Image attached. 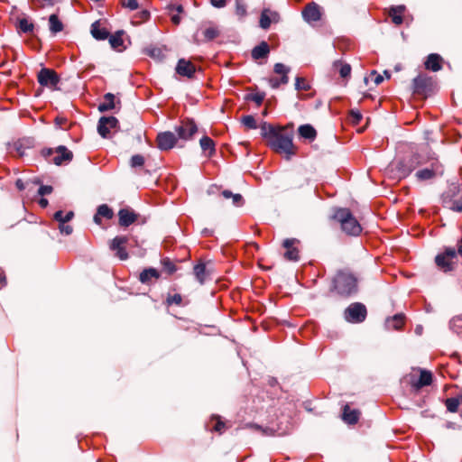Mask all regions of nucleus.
I'll list each match as a JSON object with an SVG mask.
<instances>
[{"label":"nucleus","instance_id":"obj_1","mask_svg":"<svg viewBox=\"0 0 462 462\" xmlns=\"http://www.w3.org/2000/svg\"><path fill=\"white\" fill-rule=\"evenodd\" d=\"M334 218L340 223L342 230L347 235L358 236L362 231L360 224L347 208L337 209Z\"/></svg>","mask_w":462,"mask_h":462},{"label":"nucleus","instance_id":"obj_2","mask_svg":"<svg viewBox=\"0 0 462 462\" xmlns=\"http://www.w3.org/2000/svg\"><path fill=\"white\" fill-rule=\"evenodd\" d=\"M334 289L341 296H349L357 290L356 277L347 272H338L333 281Z\"/></svg>","mask_w":462,"mask_h":462},{"label":"nucleus","instance_id":"obj_3","mask_svg":"<svg viewBox=\"0 0 462 462\" xmlns=\"http://www.w3.org/2000/svg\"><path fill=\"white\" fill-rule=\"evenodd\" d=\"M283 128H281L276 134L269 141L268 144L275 152L284 153L288 156L295 153V147L292 143L291 134L282 133Z\"/></svg>","mask_w":462,"mask_h":462},{"label":"nucleus","instance_id":"obj_4","mask_svg":"<svg viewBox=\"0 0 462 462\" xmlns=\"http://www.w3.org/2000/svg\"><path fill=\"white\" fill-rule=\"evenodd\" d=\"M42 156L49 160V162L60 166L67 164L73 159V153L67 147L60 145L56 149L47 148L42 151Z\"/></svg>","mask_w":462,"mask_h":462},{"label":"nucleus","instance_id":"obj_5","mask_svg":"<svg viewBox=\"0 0 462 462\" xmlns=\"http://www.w3.org/2000/svg\"><path fill=\"white\" fill-rule=\"evenodd\" d=\"M421 163H422L421 158L417 153L410 154V155L402 158L395 165V169L397 171L398 177L400 179L406 178L417 167L420 166Z\"/></svg>","mask_w":462,"mask_h":462},{"label":"nucleus","instance_id":"obj_6","mask_svg":"<svg viewBox=\"0 0 462 462\" xmlns=\"http://www.w3.org/2000/svg\"><path fill=\"white\" fill-rule=\"evenodd\" d=\"M456 259L457 252L455 248L448 247L442 254H439L436 256L435 263L440 270L447 273L454 268Z\"/></svg>","mask_w":462,"mask_h":462},{"label":"nucleus","instance_id":"obj_7","mask_svg":"<svg viewBox=\"0 0 462 462\" xmlns=\"http://www.w3.org/2000/svg\"><path fill=\"white\" fill-rule=\"evenodd\" d=\"M367 315L366 308L360 302L350 304L345 310V319L351 323L363 322Z\"/></svg>","mask_w":462,"mask_h":462},{"label":"nucleus","instance_id":"obj_8","mask_svg":"<svg viewBox=\"0 0 462 462\" xmlns=\"http://www.w3.org/2000/svg\"><path fill=\"white\" fill-rule=\"evenodd\" d=\"M37 79L41 86L51 89H57V85L60 80V76L55 70L47 68H42L38 72Z\"/></svg>","mask_w":462,"mask_h":462},{"label":"nucleus","instance_id":"obj_9","mask_svg":"<svg viewBox=\"0 0 462 462\" xmlns=\"http://www.w3.org/2000/svg\"><path fill=\"white\" fill-rule=\"evenodd\" d=\"M414 371H417L420 373V377L418 379H416L412 374H409V383L412 388H414L415 390H419L424 386H428V385L431 384V383H432L431 372L425 370V369H421V368L414 369Z\"/></svg>","mask_w":462,"mask_h":462},{"label":"nucleus","instance_id":"obj_10","mask_svg":"<svg viewBox=\"0 0 462 462\" xmlns=\"http://www.w3.org/2000/svg\"><path fill=\"white\" fill-rule=\"evenodd\" d=\"M175 131L178 134L179 139L187 141L197 133L198 127L193 120L186 119L180 122L176 126Z\"/></svg>","mask_w":462,"mask_h":462},{"label":"nucleus","instance_id":"obj_11","mask_svg":"<svg viewBox=\"0 0 462 462\" xmlns=\"http://www.w3.org/2000/svg\"><path fill=\"white\" fill-rule=\"evenodd\" d=\"M118 120L115 116H102L97 125V132L103 138L110 136V131L116 129Z\"/></svg>","mask_w":462,"mask_h":462},{"label":"nucleus","instance_id":"obj_12","mask_svg":"<svg viewBox=\"0 0 462 462\" xmlns=\"http://www.w3.org/2000/svg\"><path fill=\"white\" fill-rule=\"evenodd\" d=\"M157 147L162 151H168L172 149L176 143L177 138L172 132L166 131L158 134L157 138Z\"/></svg>","mask_w":462,"mask_h":462},{"label":"nucleus","instance_id":"obj_13","mask_svg":"<svg viewBox=\"0 0 462 462\" xmlns=\"http://www.w3.org/2000/svg\"><path fill=\"white\" fill-rule=\"evenodd\" d=\"M127 242V236H116L111 241L110 249L116 252V255L121 260H126L128 258V254L125 250Z\"/></svg>","mask_w":462,"mask_h":462},{"label":"nucleus","instance_id":"obj_14","mask_svg":"<svg viewBox=\"0 0 462 462\" xmlns=\"http://www.w3.org/2000/svg\"><path fill=\"white\" fill-rule=\"evenodd\" d=\"M302 16L304 20L310 23L319 21L321 18L319 5L316 3L307 5L302 11Z\"/></svg>","mask_w":462,"mask_h":462},{"label":"nucleus","instance_id":"obj_15","mask_svg":"<svg viewBox=\"0 0 462 462\" xmlns=\"http://www.w3.org/2000/svg\"><path fill=\"white\" fill-rule=\"evenodd\" d=\"M440 171V167L438 163L433 162L430 164V167L419 170L415 173V177L419 181H426L434 179Z\"/></svg>","mask_w":462,"mask_h":462},{"label":"nucleus","instance_id":"obj_16","mask_svg":"<svg viewBox=\"0 0 462 462\" xmlns=\"http://www.w3.org/2000/svg\"><path fill=\"white\" fill-rule=\"evenodd\" d=\"M175 70L180 76L190 79L196 72V67L191 61L180 59L177 63Z\"/></svg>","mask_w":462,"mask_h":462},{"label":"nucleus","instance_id":"obj_17","mask_svg":"<svg viewBox=\"0 0 462 462\" xmlns=\"http://www.w3.org/2000/svg\"><path fill=\"white\" fill-rule=\"evenodd\" d=\"M299 240L295 238L285 239L282 243L283 247L286 249L284 257L290 261H297L299 259V250L295 246Z\"/></svg>","mask_w":462,"mask_h":462},{"label":"nucleus","instance_id":"obj_18","mask_svg":"<svg viewBox=\"0 0 462 462\" xmlns=\"http://www.w3.org/2000/svg\"><path fill=\"white\" fill-rule=\"evenodd\" d=\"M119 225L129 226L137 220L138 215L131 208H122L118 212Z\"/></svg>","mask_w":462,"mask_h":462},{"label":"nucleus","instance_id":"obj_19","mask_svg":"<svg viewBox=\"0 0 462 462\" xmlns=\"http://www.w3.org/2000/svg\"><path fill=\"white\" fill-rule=\"evenodd\" d=\"M279 15L275 12H272L268 9H264L261 14L260 26L266 30L270 27L272 23L278 22Z\"/></svg>","mask_w":462,"mask_h":462},{"label":"nucleus","instance_id":"obj_20","mask_svg":"<svg viewBox=\"0 0 462 462\" xmlns=\"http://www.w3.org/2000/svg\"><path fill=\"white\" fill-rule=\"evenodd\" d=\"M360 417V411L358 410H351L349 405H345L342 413L343 420L347 424H356Z\"/></svg>","mask_w":462,"mask_h":462},{"label":"nucleus","instance_id":"obj_21","mask_svg":"<svg viewBox=\"0 0 462 462\" xmlns=\"http://www.w3.org/2000/svg\"><path fill=\"white\" fill-rule=\"evenodd\" d=\"M91 34L95 39L99 41L106 40L109 37L108 30L105 27H101V23L99 21H97L92 23Z\"/></svg>","mask_w":462,"mask_h":462},{"label":"nucleus","instance_id":"obj_22","mask_svg":"<svg viewBox=\"0 0 462 462\" xmlns=\"http://www.w3.org/2000/svg\"><path fill=\"white\" fill-rule=\"evenodd\" d=\"M405 317L403 314H396L393 317L386 319L385 327L387 329H401L404 325Z\"/></svg>","mask_w":462,"mask_h":462},{"label":"nucleus","instance_id":"obj_23","mask_svg":"<svg viewBox=\"0 0 462 462\" xmlns=\"http://www.w3.org/2000/svg\"><path fill=\"white\" fill-rule=\"evenodd\" d=\"M441 63L442 58L439 54L432 53L428 56V59L425 62V67L427 69L439 71L442 68Z\"/></svg>","mask_w":462,"mask_h":462},{"label":"nucleus","instance_id":"obj_24","mask_svg":"<svg viewBox=\"0 0 462 462\" xmlns=\"http://www.w3.org/2000/svg\"><path fill=\"white\" fill-rule=\"evenodd\" d=\"M113 210L106 204L100 205L97 208V213L94 216V221L97 224H101V218L111 219L113 217Z\"/></svg>","mask_w":462,"mask_h":462},{"label":"nucleus","instance_id":"obj_25","mask_svg":"<svg viewBox=\"0 0 462 462\" xmlns=\"http://www.w3.org/2000/svg\"><path fill=\"white\" fill-rule=\"evenodd\" d=\"M298 133L300 137L312 142L317 136V131L311 125H302L298 128Z\"/></svg>","mask_w":462,"mask_h":462},{"label":"nucleus","instance_id":"obj_26","mask_svg":"<svg viewBox=\"0 0 462 462\" xmlns=\"http://www.w3.org/2000/svg\"><path fill=\"white\" fill-rule=\"evenodd\" d=\"M405 11V7L403 5H398V6H393L389 10V16L392 19V22L396 24L400 25L402 23V15Z\"/></svg>","mask_w":462,"mask_h":462},{"label":"nucleus","instance_id":"obj_27","mask_svg":"<svg viewBox=\"0 0 462 462\" xmlns=\"http://www.w3.org/2000/svg\"><path fill=\"white\" fill-rule=\"evenodd\" d=\"M281 127H275L268 123H263L260 126L262 136L266 139L267 143L276 134Z\"/></svg>","mask_w":462,"mask_h":462},{"label":"nucleus","instance_id":"obj_28","mask_svg":"<svg viewBox=\"0 0 462 462\" xmlns=\"http://www.w3.org/2000/svg\"><path fill=\"white\" fill-rule=\"evenodd\" d=\"M270 52V48L267 42H262L259 45L252 50V57L254 60L265 58Z\"/></svg>","mask_w":462,"mask_h":462},{"label":"nucleus","instance_id":"obj_29","mask_svg":"<svg viewBox=\"0 0 462 462\" xmlns=\"http://www.w3.org/2000/svg\"><path fill=\"white\" fill-rule=\"evenodd\" d=\"M160 277L159 272L154 268L144 269L140 273V281L143 283H150L152 279L157 280Z\"/></svg>","mask_w":462,"mask_h":462},{"label":"nucleus","instance_id":"obj_30","mask_svg":"<svg viewBox=\"0 0 462 462\" xmlns=\"http://www.w3.org/2000/svg\"><path fill=\"white\" fill-rule=\"evenodd\" d=\"M429 83V78L421 75L418 76L413 80L414 92L419 94L424 93Z\"/></svg>","mask_w":462,"mask_h":462},{"label":"nucleus","instance_id":"obj_31","mask_svg":"<svg viewBox=\"0 0 462 462\" xmlns=\"http://www.w3.org/2000/svg\"><path fill=\"white\" fill-rule=\"evenodd\" d=\"M116 107L115 96L111 93H107L104 96V101L99 104L98 110L100 112H106L112 110Z\"/></svg>","mask_w":462,"mask_h":462},{"label":"nucleus","instance_id":"obj_32","mask_svg":"<svg viewBox=\"0 0 462 462\" xmlns=\"http://www.w3.org/2000/svg\"><path fill=\"white\" fill-rule=\"evenodd\" d=\"M49 25H50V31L52 33L60 32L63 30V24L59 20L58 15L53 14L49 18Z\"/></svg>","mask_w":462,"mask_h":462},{"label":"nucleus","instance_id":"obj_33","mask_svg":"<svg viewBox=\"0 0 462 462\" xmlns=\"http://www.w3.org/2000/svg\"><path fill=\"white\" fill-rule=\"evenodd\" d=\"M144 51L156 60H162L165 58L164 51L159 47H147Z\"/></svg>","mask_w":462,"mask_h":462},{"label":"nucleus","instance_id":"obj_34","mask_svg":"<svg viewBox=\"0 0 462 462\" xmlns=\"http://www.w3.org/2000/svg\"><path fill=\"white\" fill-rule=\"evenodd\" d=\"M335 69H338L339 74L342 78L346 79L350 76L351 66L347 63H344L341 60H336L333 63Z\"/></svg>","mask_w":462,"mask_h":462},{"label":"nucleus","instance_id":"obj_35","mask_svg":"<svg viewBox=\"0 0 462 462\" xmlns=\"http://www.w3.org/2000/svg\"><path fill=\"white\" fill-rule=\"evenodd\" d=\"M200 147L203 151H208L209 154L215 152V143L211 138L208 136H203L200 141Z\"/></svg>","mask_w":462,"mask_h":462},{"label":"nucleus","instance_id":"obj_36","mask_svg":"<svg viewBox=\"0 0 462 462\" xmlns=\"http://www.w3.org/2000/svg\"><path fill=\"white\" fill-rule=\"evenodd\" d=\"M274 72L277 74H280L281 81L283 84H287L289 81V78L287 76V73L289 72V69L286 68L282 63H276L274 65Z\"/></svg>","mask_w":462,"mask_h":462},{"label":"nucleus","instance_id":"obj_37","mask_svg":"<svg viewBox=\"0 0 462 462\" xmlns=\"http://www.w3.org/2000/svg\"><path fill=\"white\" fill-rule=\"evenodd\" d=\"M205 41H212L219 35V31L216 26L206 27L202 31Z\"/></svg>","mask_w":462,"mask_h":462},{"label":"nucleus","instance_id":"obj_38","mask_svg":"<svg viewBox=\"0 0 462 462\" xmlns=\"http://www.w3.org/2000/svg\"><path fill=\"white\" fill-rule=\"evenodd\" d=\"M194 274H195L197 280L200 283H203L204 281L206 280V277H207V271H206L205 264L204 263H198L197 265H195V267H194Z\"/></svg>","mask_w":462,"mask_h":462},{"label":"nucleus","instance_id":"obj_39","mask_svg":"<svg viewBox=\"0 0 462 462\" xmlns=\"http://www.w3.org/2000/svg\"><path fill=\"white\" fill-rule=\"evenodd\" d=\"M34 25L32 22H30L26 18H22L18 20V29L20 32L28 33L33 31Z\"/></svg>","mask_w":462,"mask_h":462},{"label":"nucleus","instance_id":"obj_40","mask_svg":"<svg viewBox=\"0 0 462 462\" xmlns=\"http://www.w3.org/2000/svg\"><path fill=\"white\" fill-rule=\"evenodd\" d=\"M460 401H461L460 397L448 398L445 402L447 410L450 412H456L460 404Z\"/></svg>","mask_w":462,"mask_h":462},{"label":"nucleus","instance_id":"obj_41","mask_svg":"<svg viewBox=\"0 0 462 462\" xmlns=\"http://www.w3.org/2000/svg\"><path fill=\"white\" fill-rule=\"evenodd\" d=\"M166 303L167 305H177V306H181V305H186L188 304V302L186 303H183V298L180 294L179 293H175L173 295L171 294H168L167 298H166Z\"/></svg>","mask_w":462,"mask_h":462},{"label":"nucleus","instance_id":"obj_42","mask_svg":"<svg viewBox=\"0 0 462 462\" xmlns=\"http://www.w3.org/2000/svg\"><path fill=\"white\" fill-rule=\"evenodd\" d=\"M122 35L123 32H117L109 37V42L114 49L123 45L124 41L122 39Z\"/></svg>","mask_w":462,"mask_h":462},{"label":"nucleus","instance_id":"obj_43","mask_svg":"<svg viewBox=\"0 0 462 462\" xmlns=\"http://www.w3.org/2000/svg\"><path fill=\"white\" fill-rule=\"evenodd\" d=\"M32 7L44 8L54 5V0H29Z\"/></svg>","mask_w":462,"mask_h":462},{"label":"nucleus","instance_id":"obj_44","mask_svg":"<svg viewBox=\"0 0 462 462\" xmlns=\"http://www.w3.org/2000/svg\"><path fill=\"white\" fill-rule=\"evenodd\" d=\"M242 123L248 129H255L257 127L256 121L253 116H245L242 118Z\"/></svg>","mask_w":462,"mask_h":462},{"label":"nucleus","instance_id":"obj_45","mask_svg":"<svg viewBox=\"0 0 462 462\" xmlns=\"http://www.w3.org/2000/svg\"><path fill=\"white\" fill-rule=\"evenodd\" d=\"M28 147V145L23 144V141H18L15 142L13 145L14 152H15V154L17 156H23L25 149Z\"/></svg>","mask_w":462,"mask_h":462},{"label":"nucleus","instance_id":"obj_46","mask_svg":"<svg viewBox=\"0 0 462 462\" xmlns=\"http://www.w3.org/2000/svg\"><path fill=\"white\" fill-rule=\"evenodd\" d=\"M295 88L297 90H308L310 88L309 83L303 78H296Z\"/></svg>","mask_w":462,"mask_h":462},{"label":"nucleus","instance_id":"obj_47","mask_svg":"<svg viewBox=\"0 0 462 462\" xmlns=\"http://www.w3.org/2000/svg\"><path fill=\"white\" fill-rule=\"evenodd\" d=\"M162 263V265H163L165 271L169 274H172L176 271L175 264L170 259H168V258L163 259Z\"/></svg>","mask_w":462,"mask_h":462},{"label":"nucleus","instance_id":"obj_48","mask_svg":"<svg viewBox=\"0 0 462 462\" xmlns=\"http://www.w3.org/2000/svg\"><path fill=\"white\" fill-rule=\"evenodd\" d=\"M144 163V158L143 155L135 154L131 158V166L132 167H140Z\"/></svg>","mask_w":462,"mask_h":462},{"label":"nucleus","instance_id":"obj_49","mask_svg":"<svg viewBox=\"0 0 462 462\" xmlns=\"http://www.w3.org/2000/svg\"><path fill=\"white\" fill-rule=\"evenodd\" d=\"M59 229L61 234L69 236L72 233L73 227L68 222L59 224Z\"/></svg>","mask_w":462,"mask_h":462},{"label":"nucleus","instance_id":"obj_50","mask_svg":"<svg viewBox=\"0 0 462 462\" xmlns=\"http://www.w3.org/2000/svg\"><path fill=\"white\" fill-rule=\"evenodd\" d=\"M122 5L130 10H136L139 7L137 0H122Z\"/></svg>","mask_w":462,"mask_h":462},{"label":"nucleus","instance_id":"obj_51","mask_svg":"<svg viewBox=\"0 0 462 462\" xmlns=\"http://www.w3.org/2000/svg\"><path fill=\"white\" fill-rule=\"evenodd\" d=\"M370 77L376 86L380 85L383 81V77L381 74H378L375 70L371 72Z\"/></svg>","mask_w":462,"mask_h":462},{"label":"nucleus","instance_id":"obj_52","mask_svg":"<svg viewBox=\"0 0 462 462\" xmlns=\"http://www.w3.org/2000/svg\"><path fill=\"white\" fill-rule=\"evenodd\" d=\"M264 97H265V94L264 93H261V92L253 94L251 96V99L253 101H254L257 105H261L263 103Z\"/></svg>","mask_w":462,"mask_h":462},{"label":"nucleus","instance_id":"obj_53","mask_svg":"<svg viewBox=\"0 0 462 462\" xmlns=\"http://www.w3.org/2000/svg\"><path fill=\"white\" fill-rule=\"evenodd\" d=\"M52 192V187L48 185H42L38 190V194L41 196L49 195Z\"/></svg>","mask_w":462,"mask_h":462},{"label":"nucleus","instance_id":"obj_54","mask_svg":"<svg viewBox=\"0 0 462 462\" xmlns=\"http://www.w3.org/2000/svg\"><path fill=\"white\" fill-rule=\"evenodd\" d=\"M351 120L354 124L357 125L362 119V115L358 111L352 110L350 112Z\"/></svg>","mask_w":462,"mask_h":462},{"label":"nucleus","instance_id":"obj_55","mask_svg":"<svg viewBox=\"0 0 462 462\" xmlns=\"http://www.w3.org/2000/svg\"><path fill=\"white\" fill-rule=\"evenodd\" d=\"M454 211L462 212V197L455 200L450 208Z\"/></svg>","mask_w":462,"mask_h":462},{"label":"nucleus","instance_id":"obj_56","mask_svg":"<svg viewBox=\"0 0 462 462\" xmlns=\"http://www.w3.org/2000/svg\"><path fill=\"white\" fill-rule=\"evenodd\" d=\"M236 14L244 16L246 14L245 6L239 1H236Z\"/></svg>","mask_w":462,"mask_h":462},{"label":"nucleus","instance_id":"obj_57","mask_svg":"<svg viewBox=\"0 0 462 462\" xmlns=\"http://www.w3.org/2000/svg\"><path fill=\"white\" fill-rule=\"evenodd\" d=\"M235 206H241L244 202L243 197L240 194H234L231 198Z\"/></svg>","mask_w":462,"mask_h":462},{"label":"nucleus","instance_id":"obj_58","mask_svg":"<svg viewBox=\"0 0 462 462\" xmlns=\"http://www.w3.org/2000/svg\"><path fill=\"white\" fill-rule=\"evenodd\" d=\"M64 217H65V214L63 213V211L60 210V211H57L55 214H54V219L57 220L59 222V224L60 223H64L65 220H64Z\"/></svg>","mask_w":462,"mask_h":462},{"label":"nucleus","instance_id":"obj_59","mask_svg":"<svg viewBox=\"0 0 462 462\" xmlns=\"http://www.w3.org/2000/svg\"><path fill=\"white\" fill-rule=\"evenodd\" d=\"M269 83L273 88H277L281 84H282L281 79L278 78L270 79Z\"/></svg>","mask_w":462,"mask_h":462},{"label":"nucleus","instance_id":"obj_60","mask_svg":"<svg viewBox=\"0 0 462 462\" xmlns=\"http://www.w3.org/2000/svg\"><path fill=\"white\" fill-rule=\"evenodd\" d=\"M210 3L213 6L217 8H222L226 5V0H210Z\"/></svg>","mask_w":462,"mask_h":462},{"label":"nucleus","instance_id":"obj_61","mask_svg":"<svg viewBox=\"0 0 462 462\" xmlns=\"http://www.w3.org/2000/svg\"><path fill=\"white\" fill-rule=\"evenodd\" d=\"M225 428V424L222 421H217L214 427L216 431L221 432Z\"/></svg>","mask_w":462,"mask_h":462},{"label":"nucleus","instance_id":"obj_62","mask_svg":"<svg viewBox=\"0 0 462 462\" xmlns=\"http://www.w3.org/2000/svg\"><path fill=\"white\" fill-rule=\"evenodd\" d=\"M66 122H67V120L64 117H57L55 119L56 125H60V126H62L63 125H65Z\"/></svg>","mask_w":462,"mask_h":462},{"label":"nucleus","instance_id":"obj_63","mask_svg":"<svg viewBox=\"0 0 462 462\" xmlns=\"http://www.w3.org/2000/svg\"><path fill=\"white\" fill-rule=\"evenodd\" d=\"M169 8L171 10H176L179 14L183 12V7L180 5H171Z\"/></svg>","mask_w":462,"mask_h":462},{"label":"nucleus","instance_id":"obj_64","mask_svg":"<svg viewBox=\"0 0 462 462\" xmlns=\"http://www.w3.org/2000/svg\"><path fill=\"white\" fill-rule=\"evenodd\" d=\"M73 217H74V213L72 211H69L68 213L65 214V217H64L65 222L70 221Z\"/></svg>","mask_w":462,"mask_h":462}]
</instances>
